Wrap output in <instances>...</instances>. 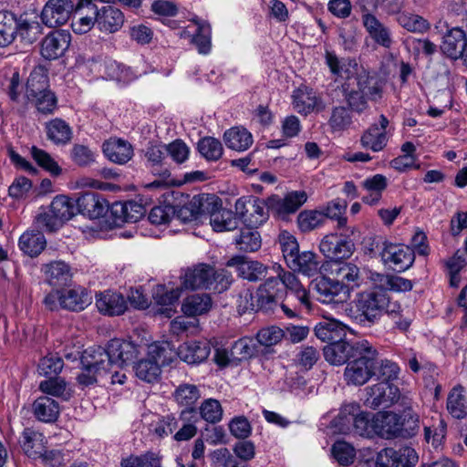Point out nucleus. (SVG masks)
Instances as JSON below:
<instances>
[{"label": "nucleus", "mask_w": 467, "mask_h": 467, "mask_svg": "<svg viewBox=\"0 0 467 467\" xmlns=\"http://www.w3.org/2000/svg\"><path fill=\"white\" fill-rule=\"evenodd\" d=\"M374 289L358 293L350 304L349 317L360 326L377 324L386 313H395L398 301H391L386 288L379 285Z\"/></svg>", "instance_id": "obj_1"}, {"label": "nucleus", "mask_w": 467, "mask_h": 467, "mask_svg": "<svg viewBox=\"0 0 467 467\" xmlns=\"http://www.w3.org/2000/svg\"><path fill=\"white\" fill-rule=\"evenodd\" d=\"M379 367V351L368 340H358L355 356L347 363L344 371L348 385L362 386L373 376Z\"/></svg>", "instance_id": "obj_2"}, {"label": "nucleus", "mask_w": 467, "mask_h": 467, "mask_svg": "<svg viewBox=\"0 0 467 467\" xmlns=\"http://www.w3.org/2000/svg\"><path fill=\"white\" fill-rule=\"evenodd\" d=\"M109 355L108 348L99 346L87 348L80 358L81 372L77 377L78 383L85 388L108 378L112 368Z\"/></svg>", "instance_id": "obj_3"}, {"label": "nucleus", "mask_w": 467, "mask_h": 467, "mask_svg": "<svg viewBox=\"0 0 467 467\" xmlns=\"http://www.w3.org/2000/svg\"><path fill=\"white\" fill-rule=\"evenodd\" d=\"M339 233L325 235L319 244V250L325 257L331 261L348 259L355 252L354 235L355 227L338 228Z\"/></svg>", "instance_id": "obj_4"}, {"label": "nucleus", "mask_w": 467, "mask_h": 467, "mask_svg": "<svg viewBox=\"0 0 467 467\" xmlns=\"http://www.w3.org/2000/svg\"><path fill=\"white\" fill-rule=\"evenodd\" d=\"M357 79V89L346 92L345 99L352 111L362 113L368 107V99H380L382 90L373 78L359 76Z\"/></svg>", "instance_id": "obj_5"}, {"label": "nucleus", "mask_w": 467, "mask_h": 467, "mask_svg": "<svg viewBox=\"0 0 467 467\" xmlns=\"http://www.w3.org/2000/svg\"><path fill=\"white\" fill-rule=\"evenodd\" d=\"M234 208L238 218L249 228H257L268 219L267 199L244 196L237 199Z\"/></svg>", "instance_id": "obj_6"}, {"label": "nucleus", "mask_w": 467, "mask_h": 467, "mask_svg": "<svg viewBox=\"0 0 467 467\" xmlns=\"http://www.w3.org/2000/svg\"><path fill=\"white\" fill-rule=\"evenodd\" d=\"M381 261L396 272H404L410 268L415 261V253L408 245L393 244L388 241L377 244Z\"/></svg>", "instance_id": "obj_7"}, {"label": "nucleus", "mask_w": 467, "mask_h": 467, "mask_svg": "<svg viewBox=\"0 0 467 467\" xmlns=\"http://www.w3.org/2000/svg\"><path fill=\"white\" fill-rule=\"evenodd\" d=\"M82 4L80 0H48L42 9L41 21L48 27L65 25Z\"/></svg>", "instance_id": "obj_8"}, {"label": "nucleus", "mask_w": 467, "mask_h": 467, "mask_svg": "<svg viewBox=\"0 0 467 467\" xmlns=\"http://www.w3.org/2000/svg\"><path fill=\"white\" fill-rule=\"evenodd\" d=\"M317 300L323 304H342L350 297L348 289L337 278L320 276L314 281Z\"/></svg>", "instance_id": "obj_9"}, {"label": "nucleus", "mask_w": 467, "mask_h": 467, "mask_svg": "<svg viewBox=\"0 0 467 467\" xmlns=\"http://www.w3.org/2000/svg\"><path fill=\"white\" fill-rule=\"evenodd\" d=\"M306 201L307 194L305 191L289 192L284 198L272 195L267 198V210L284 219L288 214L296 213Z\"/></svg>", "instance_id": "obj_10"}, {"label": "nucleus", "mask_w": 467, "mask_h": 467, "mask_svg": "<svg viewBox=\"0 0 467 467\" xmlns=\"http://www.w3.org/2000/svg\"><path fill=\"white\" fill-rule=\"evenodd\" d=\"M71 42V35L66 30H54L41 41L40 54L47 60L61 57Z\"/></svg>", "instance_id": "obj_11"}, {"label": "nucleus", "mask_w": 467, "mask_h": 467, "mask_svg": "<svg viewBox=\"0 0 467 467\" xmlns=\"http://www.w3.org/2000/svg\"><path fill=\"white\" fill-rule=\"evenodd\" d=\"M77 213L89 219H98L108 213L109 202L102 194L85 192L76 200Z\"/></svg>", "instance_id": "obj_12"}, {"label": "nucleus", "mask_w": 467, "mask_h": 467, "mask_svg": "<svg viewBox=\"0 0 467 467\" xmlns=\"http://www.w3.org/2000/svg\"><path fill=\"white\" fill-rule=\"evenodd\" d=\"M293 105L299 114L305 116L314 111L320 112L325 109L322 98L306 86H301L294 91Z\"/></svg>", "instance_id": "obj_13"}, {"label": "nucleus", "mask_w": 467, "mask_h": 467, "mask_svg": "<svg viewBox=\"0 0 467 467\" xmlns=\"http://www.w3.org/2000/svg\"><path fill=\"white\" fill-rule=\"evenodd\" d=\"M108 352L113 366L122 368L130 363L139 354L138 346L134 343L119 338H113L108 343Z\"/></svg>", "instance_id": "obj_14"}, {"label": "nucleus", "mask_w": 467, "mask_h": 467, "mask_svg": "<svg viewBox=\"0 0 467 467\" xmlns=\"http://www.w3.org/2000/svg\"><path fill=\"white\" fill-rule=\"evenodd\" d=\"M398 387L389 382H379L367 389L365 403L371 409L389 408L393 405Z\"/></svg>", "instance_id": "obj_15"}, {"label": "nucleus", "mask_w": 467, "mask_h": 467, "mask_svg": "<svg viewBox=\"0 0 467 467\" xmlns=\"http://www.w3.org/2000/svg\"><path fill=\"white\" fill-rule=\"evenodd\" d=\"M229 267H235L238 275L251 282H256L266 276L267 267L258 261H248L244 256L235 255L226 263Z\"/></svg>", "instance_id": "obj_16"}, {"label": "nucleus", "mask_w": 467, "mask_h": 467, "mask_svg": "<svg viewBox=\"0 0 467 467\" xmlns=\"http://www.w3.org/2000/svg\"><path fill=\"white\" fill-rule=\"evenodd\" d=\"M467 47V36L461 27L448 29L442 36L441 50L448 57L457 60L462 57Z\"/></svg>", "instance_id": "obj_17"}, {"label": "nucleus", "mask_w": 467, "mask_h": 467, "mask_svg": "<svg viewBox=\"0 0 467 467\" xmlns=\"http://www.w3.org/2000/svg\"><path fill=\"white\" fill-rule=\"evenodd\" d=\"M358 341L349 343L346 338L327 344L323 348L325 359L334 366H340L348 363L352 356H355Z\"/></svg>", "instance_id": "obj_18"}, {"label": "nucleus", "mask_w": 467, "mask_h": 467, "mask_svg": "<svg viewBox=\"0 0 467 467\" xmlns=\"http://www.w3.org/2000/svg\"><path fill=\"white\" fill-rule=\"evenodd\" d=\"M95 22L101 32L112 34L122 27L124 15L115 6L105 5L96 11Z\"/></svg>", "instance_id": "obj_19"}, {"label": "nucleus", "mask_w": 467, "mask_h": 467, "mask_svg": "<svg viewBox=\"0 0 467 467\" xmlns=\"http://www.w3.org/2000/svg\"><path fill=\"white\" fill-rule=\"evenodd\" d=\"M98 310L108 316H120L127 309V302L119 293L106 290L96 295Z\"/></svg>", "instance_id": "obj_20"}, {"label": "nucleus", "mask_w": 467, "mask_h": 467, "mask_svg": "<svg viewBox=\"0 0 467 467\" xmlns=\"http://www.w3.org/2000/svg\"><path fill=\"white\" fill-rule=\"evenodd\" d=\"M362 23L373 41L380 47L390 48L393 44L390 29L381 23L374 15L362 16Z\"/></svg>", "instance_id": "obj_21"}, {"label": "nucleus", "mask_w": 467, "mask_h": 467, "mask_svg": "<svg viewBox=\"0 0 467 467\" xmlns=\"http://www.w3.org/2000/svg\"><path fill=\"white\" fill-rule=\"evenodd\" d=\"M211 353L210 343L207 341H189L178 348V357L190 365L205 361Z\"/></svg>", "instance_id": "obj_22"}, {"label": "nucleus", "mask_w": 467, "mask_h": 467, "mask_svg": "<svg viewBox=\"0 0 467 467\" xmlns=\"http://www.w3.org/2000/svg\"><path fill=\"white\" fill-rule=\"evenodd\" d=\"M166 144L150 143L143 150L146 159V167L151 171L154 175H158L162 179L170 177L171 172L167 168L163 167L166 158Z\"/></svg>", "instance_id": "obj_23"}, {"label": "nucleus", "mask_w": 467, "mask_h": 467, "mask_svg": "<svg viewBox=\"0 0 467 467\" xmlns=\"http://www.w3.org/2000/svg\"><path fill=\"white\" fill-rule=\"evenodd\" d=\"M102 149L109 161L120 165L126 164L134 155L132 145L122 139L109 140Z\"/></svg>", "instance_id": "obj_24"}, {"label": "nucleus", "mask_w": 467, "mask_h": 467, "mask_svg": "<svg viewBox=\"0 0 467 467\" xmlns=\"http://www.w3.org/2000/svg\"><path fill=\"white\" fill-rule=\"evenodd\" d=\"M24 453L31 459H38L45 449V436L33 428H26L18 441Z\"/></svg>", "instance_id": "obj_25"}, {"label": "nucleus", "mask_w": 467, "mask_h": 467, "mask_svg": "<svg viewBox=\"0 0 467 467\" xmlns=\"http://www.w3.org/2000/svg\"><path fill=\"white\" fill-rule=\"evenodd\" d=\"M400 415L391 411H379L376 413L377 436L384 439L400 437Z\"/></svg>", "instance_id": "obj_26"}, {"label": "nucleus", "mask_w": 467, "mask_h": 467, "mask_svg": "<svg viewBox=\"0 0 467 467\" xmlns=\"http://www.w3.org/2000/svg\"><path fill=\"white\" fill-rule=\"evenodd\" d=\"M316 337L323 342L331 344L347 337V327L336 319H324L315 327Z\"/></svg>", "instance_id": "obj_27"}, {"label": "nucleus", "mask_w": 467, "mask_h": 467, "mask_svg": "<svg viewBox=\"0 0 467 467\" xmlns=\"http://www.w3.org/2000/svg\"><path fill=\"white\" fill-rule=\"evenodd\" d=\"M201 398V392L197 386L192 384H181L174 392L176 402L185 407L181 412V419L185 420L187 415L196 414L194 404Z\"/></svg>", "instance_id": "obj_28"}, {"label": "nucleus", "mask_w": 467, "mask_h": 467, "mask_svg": "<svg viewBox=\"0 0 467 467\" xmlns=\"http://www.w3.org/2000/svg\"><path fill=\"white\" fill-rule=\"evenodd\" d=\"M61 308L69 311H82L91 304L92 296L88 290L82 286L72 289L61 290Z\"/></svg>", "instance_id": "obj_29"}, {"label": "nucleus", "mask_w": 467, "mask_h": 467, "mask_svg": "<svg viewBox=\"0 0 467 467\" xmlns=\"http://www.w3.org/2000/svg\"><path fill=\"white\" fill-rule=\"evenodd\" d=\"M213 266L200 264L192 269H188L183 276L182 285L186 289H208Z\"/></svg>", "instance_id": "obj_30"}, {"label": "nucleus", "mask_w": 467, "mask_h": 467, "mask_svg": "<svg viewBox=\"0 0 467 467\" xmlns=\"http://www.w3.org/2000/svg\"><path fill=\"white\" fill-rule=\"evenodd\" d=\"M44 273L47 282L54 287L68 285L73 275L70 266L63 261H55L46 265Z\"/></svg>", "instance_id": "obj_31"}, {"label": "nucleus", "mask_w": 467, "mask_h": 467, "mask_svg": "<svg viewBox=\"0 0 467 467\" xmlns=\"http://www.w3.org/2000/svg\"><path fill=\"white\" fill-rule=\"evenodd\" d=\"M333 273L336 275L335 278L348 289L349 295L354 289L359 287L363 281L359 267L350 262L337 265Z\"/></svg>", "instance_id": "obj_32"}, {"label": "nucleus", "mask_w": 467, "mask_h": 467, "mask_svg": "<svg viewBox=\"0 0 467 467\" xmlns=\"http://www.w3.org/2000/svg\"><path fill=\"white\" fill-rule=\"evenodd\" d=\"M32 411L39 421L52 423L59 416V404L52 398L41 396L33 402Z\"/></svg>", "instance_id": "obj_33"}, {"label": "nucleus", "mask_w": 467, "mask_h": 467, "mask_svg": "<svg viewBox=\"0 0 467 467\" xmlns=\"http://www.w3.org/2000/svg\"><path fill=\"white\" fill-rule=\"evenodd\" d=\"M47 139L55 145L67 144L73 136L71 127L60 118L53 119L45 124Z\"/></svg>", "instance_id": "obj_34"}, {"label": "nucleus", "mask_w": 467, "mask_h": 467, "mask_svg": "<svg viewBox=\"0 0 467 467\" xmlns=\"http://www.w3.org/2000/svg\"><path fill=\"white\" fill-rule=\"evenodd\" d=\"M25 89L27 99L36 98V95L49 89V78L45 67L36 66L33 68L26 80Z\"/></svg>", "instance_id": "obj_35"}, {"label": "nucleus", "mask_w": 467, "mask_h": 467, "mask_svg": "<svg viewBox=\"0 0 467 467\" xmlns=\"http://www.w3.org/2000/svg\"><path fill=\"white\" fill-rule=\"evenodd\" d=\"M359 411V404L350 402L343 404L338 415L334 419L333 425L340 434H350L353 431L355 420Z\"/></svg>", "instance_id": "obj_36"}, {"label": "nucleus", "mask_w": 467, "mask_h": 467, "mask_svg": "<svg viewBox=\"0 0 467 467\" xmlns=\"http://www.w3.org/2000/svg\"><path fill=\"white\" fill-rule=\"evenodd\" d=\"M180 296L181 289L179 287L168 290L164 285H159L152 295L155 303L161 306L160 312L168 317H171L175 312L172 307Z\"/></svg>", "instance_id": "obj_37"}, {"label": "nucleus", "mask_w": 467, "mask_h": 467, "mask_svg": "<svg viewBox=\"0 0 467 467\" xmlns=\"http://www.w3.org/2000/svg\"><path fill=\"white\" fill-rule=\"evenodd\" d=\"M464 388L454 387L447 398V410L454 419L462 420L467 417V399Z\"/></svg>", "instance_id": "obj_38"}, {"label": "nucleus", "mask_w": 467, "mask_h": 467, "mask_svg": "<svg viewBox=\"0 0 467 467\" xmlns=\"http://www.w3.org/2000/svg\"><path fill=\"white\" fill-rule=\"evenodd\" d=\"M226 146L234 150H246L253 144L252 134L244 128H231L223 135Z\"/></svg>", "instance_id": "obj_39"}, {"label": "nucleus", "mask_w": 467, "mask_h": 467, "mask_svg": "<svg viewBox=\"0 0 467 467\" xmlns=\"http://www.w3.org/2000/svg\"><path fill=\"white\" fill-rule=\"evenodd\" d=\"M47 241L40 231H27L19 238V247L31 257L37 256L46 247Z\"/></svg>", "instance_id": "obj_40"}, {"label": "nucleus", "mask_w": 467, "mask_h": 467, "mask_svg": "<svg viewBox=\"0 0 467 467\" xmlns=\"http://www.w3.org/2000/svg\"><path fill=\"white\" fill-rule=\"evenodd\" d=\"M287 266L293 270L311 276L317 271V262L316 254L310 251L298 252L293 258L286 263Z\"/></svg>", "instance_id": "obj_41"}, {"label": "nucleus", "mask_w": 467, "mask_h": 467, "mask_svg": "<svg viewBox=\"0 0 467 467\" xmlns=\"http://www.w3.org/2000/svg\"><path fill=\"white\" fill-rule=\"evenodd\" d=\"M370 279L376 285L382 288L387 286L389 289L396 292H408L413 287V283L410 279L399 275H388L379 273L371 274Z\"/></svg>", "instance_id": "obj_42"}, {"label": "nucleus", "mask_w": 467, "mask_h": 467, "mask_svg": "<svg viewBox=\"0 0 467 467\" xmlns=\"http://www.w3.org/2000/svg\"><path fill=\"white\" fill-rule=\"evenodd\" d=\"M212 299L206 294H195L187 296L182 306V311L188 317L202 315L210 310Z\"/></svg>", "instance_id": "obj_43"}, {"label": "nucleus", "mask_w": 467, "mask_h": 467, "mask_svg": "<svg viewBox=\"0 0 467 467\" xmlns=\"http://www.w3.org/2000/svg\"><path fill=\"white\" fill-rule=\"evenodd\" d=\"M149 357H150L160 367L170 365L178 356V351L168 341H161L151 344L149 347Z\"/></svg>", "instance_id": "obj_44"}, {"label": "nucleus", "mask_w": 467, "mask_h": 467, "mask_svg": "<svg viewBox=\"0 0 467 467\" xmlns=\"http://www.w3.org/2000/svg\"><path fill=\"white\" fill-rule=\"evenodd\" d=\"M192 198L193 206L196 207L200 219L206 217L211 219L212 215L222 206V200L214 194L201 193Z\"/></svg>", "instance_id": "obj_45"}, {"label": "nucleus", "mask_w": 467, "mask_h": 467, "mask_svg": "<svg viewBox=\"0 0 467 467\" xmlns=\"http://www.w3.org/2000/svg\"><path fill=\"white\" fill-rule=\"evenodd\" d=\"M17 19L8 11H0V47L9 46L16 37Z\"/></svg>", "instance_id": "obj_46"}, {"label": "nucleus", "mask_w": 467, "mask_h": 467, "mask_svg": "<svg viewBox=\"0 0 467 467\" xmlns=\"http://www.w3.org/2000/svg\"><path fill=\"white\" fill-rule=\"evenodd\" d=\"M387 132L379 130L378 124H372L361 136V145L375 152L382 150L387 145Z\"/></svg>", "instance_id": "obj_47"}, {"label": "nucleus", "mask_w": 467, "mask_h": 467, "mask_svg": "<svg viewBox=\"0 0 467 467\" xmlns=\"http://www.w3.org/2000/svg\"><path fill=\"white\" fill-rule=\"evenodd\" d=\"M50 212L64 223L77 213L76 201L65 196H56L50 204Z\"/></svg>", "instance_id": "obj_48"}, {"label": "nucleus", "mask_w": 467, "mask_h": 467, "mask_svg": "<svg viewBox=\"0 0 467 467\" xmlns=\"http://www.w3.org/2000/svg\"><path fill=\"white\" fill-rule=\"evenodd\" d=\"M43 34L42 25L36 20L20 19L17 20V31L21 42L26 45H32Z\"/></svg>", "instance_id": "obj_49"}, {"label": "nucleus", "mask_w": 467, "mask_h": 467, "mask_svg": "<svg viewBox=\"0 0 467 467\" xmlns=\"http://www.w3.org/2000/svg\"><path fill=\"white\" fill-rule=\"evenodd\" d=\"M232 211L223 208L213 213L210 224L216 232L233 231L238 227V218Z\"/></svg>", "instance_id": "obj_50"}, {"label": "nucleus", "mask_w": 467, "mask_h": 467, "mask_svg": "<svg viewBox=\"0 0 467 467\" xmlns=\"http://www.w3.org/2000/svg\"><path fill=\"white\" fill-rule=\"evenodd\" d=\"M347 207V202L337 198L328 202L321 208L320 212L324 216V220L327 218L336 220L337 222V228H345L347 227L348 219L343 214L346 213Z\"/></svg>", "instance_id": "obj_51"}, {"label": "nucleus", "mask_w": 467, "mask_h": 467, "mask_svg": "<svg viewBox=\"0 0 467 467\" xmlns=\"http://www.w3.org/2000/svg\"><path fill=\"white\" fill-rule=\"evenodd\" d=\"M376 414L359 410L357 414L352 433L362 437L372 438L377 435Z\"/></svg>", "instance_id": "obj_52"}, {"label": "nucleus", "mask_w": 467, "mask_h": 467, "mask_svg": "<svg viewBox=\"0 0 467 467\" xmlns=\"http://www.w3.org/2000/svg\"><path fill=\"white\" fill-rule=\"evenodd\" d=\"M197 149L200 154L208 161H218L223 153L221 141L213 137H204L198 141Z\"/></svg>", "instance_id": "obj_53"}, {"label": "nucleus", "mask_w": 467, "mask_h": 467, "mask_svg": "<svg viewBox=\"0 0 467 467\" xmlns=\"http://www.w3.org/2000/svg\"><path fill=\"white\" fill-rule=\"evenodd\" d=\"M193 22L196 24L197 29L192 37V43L196 46L200 54L207 55L212 48L211 26L205 22H200L198 20H193Z\"/></svg>", "instance_id": "obj_54"}, {"label": "nucleus", "mask_w": 467, "mask_h": 467, "mask_svg": "<svg viewBox=\"0 0 467 467\" xmlns=\"http://www.w3.org/2000/svg\"><path fill=\"white\" fill-rule=\"evenodd\" d=\"M134 368L136 376L148 383L157 381L161 375V367L150 357L139 361Z\"/></svg>", "instance_id": "obj_55"}, {"label": "nucleus", "mask_w": 467, "mask_h": 467, "mask_svg": "<svg viewBox=\"0 0 467 467\" xmlns=\"http://www.w3.org/2000/svg\"><path fill=\"white\" fill-rule=\"evenodd\" d=\"M236 244L240 251L245 253H253L260 249L262 245V240L260 234L246 226L243 229L236 238Z\"/></svg>", "instance_id": "obj_56"}, {"label": "nucleus", "mask_w": 467, "mask_h": 467, "mask_svg": "<svg viewBox=\"0 0 467 467\" xmlns=\"http://www.w3.org/2000/svg\"><path fill=\"white\" fill-rule=\"evenodd\" d=\"M29 104L34 105L39 113L47 115L52 114L57 109V99L49 88L41 92L40 95H36V98L26 99V107Z\"/></svg>", "instance_id": "obj_57"}, {"label": "nucleus", "mask_w": 467, "mask_h": 467, "mask_svg": "<svg viewBox=\"0 0 467 467\" xmlns=\"http://www.w3.org/2000/svg\"><path fill=\"white\" fill-rule=\"evenodd\" d=\"M296 222L300 231L307 233L323 225L325 220L320 210H305L299 213Z\"/></svg>", "instance_id": "obj_58"}, {"label": "nucleus", "mask_w": 467, "mask_h": 467, "mask_svg": "<svg viewBox=\"0 0 467 467\" xmlns=\"http://www.w3.org/2000/svg\"><path fill=\"white\" fill-rule=\"evenodd\" d=\"M24 88L25 87L21 83L19 72L16 70L9 79L6 93L13 103L19 106L23 110H26L27 99L26 98V93L22 94Z\"/></svg>", "instance_id": "obj_59"}, {"label": "nucleus", "mask_w": 467, "mask_h": 467, "mask_svg": "<svg viewBox=\"0 0 467 467\" xmlns=\"http://www.w3.org/2000/svg\"><path fill=\"white\" fill-rule=\"evenodd\" d=\"M31 156L39 167L48 171L51 175L58 176L61 174L62 169L46 150L33 146L31 148Z\"/></svg>", "instance_id": "obj_60"}, {"label": "nucleus", "mask_w": 467, "mask_h": 467, "mask_svg": "<svg viewBox=\"0 0 467 467\" xmlns=\"http://www.w3.org/2000/svg\"><path fill=\"white\" fill-rule=\"evenodd\" d=\"M199 412L203 420L215 424L222 420L223 410L219 400L210 398L201 403Z\"/></svg>", "instance_id": "obj_61"}, {"label": "nucleus", "mask_w": 467, "mask_h": 467, "mask_svg": "<svg viewBox=\"0 0 467 467\" xmlns=\"http://www.w3.org/2000/svg\"><path fill=\"white\" fill-rule=\"evenodd\" d=\"M397 22L410 32H423L429 26L427 21L421 16L406 12L397 15Z\"/></svg>", "instance_id": "obj_62"}, {"label": "nucleus", "mask_w": 467, "mask_h": 467, "mask_svg": "<svg viewBox=\"0 0 467 467\" xmlns=\"http://www.w3.org/2000/svg\"><path fill=\"white\" fill-rule=\"evenodd\" d=\"M233 280V275L228 270H217L213 266V275L210 278L208 289L217 293H223L230 287Z\"/></svg>", "instance_id": "obj_63"}, {"label": "nucleus", "mask_w": 467, "mask_h": 467, "mask_svg": "<svg viewBox=\"0 0 467 467\" xmlns=\"http://www.w3.org/2000/svg\"><path fill=\"white\" fill-rule=\"evenodd\" d=\"M285 337V331L276 326H271L260 329L256 334L258 343L265 347H272L278 344Z\"/></svg>", "instance_id": "obj_64"}]
</instances>
